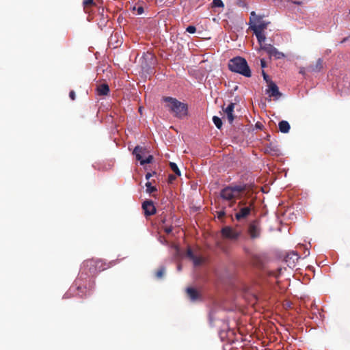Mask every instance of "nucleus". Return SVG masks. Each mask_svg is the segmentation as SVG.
<instances>
[{
	"label": "nucleus",
	"instance_id": "nucleus-11",
	"mask_svg": "<svg viewBox=\"0 0 350 350\" xmlns=\"http://www.w3.org/2000/svg\"><path fill=\"white\" fill-rule=\"evenodd\" d=\"M323 68V60L319 58L315 64H310L307 66V71L310 73L319 72Z\"/></svg>",
	"mask_w": 350,
	"mask_h": 350
},
{
	"label": "nucleus",
	"instance_id": "nucleus-9",
	"mask_svg": "<svg viewBox=\"0 0 350 350\" xmlns=\"http://www.w3.org/2000/svg\"><path fill=\"white\" fill-rule=\"evenodd\" d=\"M266 92L270 97H273L275 98H278L282 96L281 92L279 91L278 87L273 81L269 82V84L268 85V89L266 90Z\"/></svg>",
	"mask_w": 350,
	"mask_h": 350
},
{
	"label": "nucleus",
	"instance_id": "nucleus-3",
	"mask_svg": "<svg viewBox=\"0 0 350 350\" xmlns=\"http://www.w3.org/2000/svg\"><path fill=\"white\" fill-rule=\"evenodd\" d=\"M245 186H227L220 191V197L229 202V206L232 207L236 203V199L241 200L243 197Z\"/></svg>",
	"mask_w": 350,
	"mask_h": 350
},
{
	"label": "nucleus",
	"instance_id": "nucleus-34",
	"mask_svg": "<svg viewBox=\"0 0 350 350\" xmlns=\"http://www.w3.org/2000/svg\"><path fill=\"white\" fill-rule=\"evenodd\" d=\"M299 72L302 75H305L306 72H308L307 71V66L306 67H301L299 68Z\"/></svg>",
	"mask_w": 350,
	"mask_h": 350
},
{
	"label": "nucleus",
	"instance_id": "nucleus-6",
	"mask_svg": "<svg viewBox=\"0 0 350 350\" xmlns=\"http://www.w3.org/2000/svg\"><path fill=\"white\" fill-rule=\"evenodd\" d=\"M247 233L252 239L260 238L261 235L260 221L257 219L252 221L248 225Z\"/></svg>",
	"mask_w": 350,
	"mask_h": 350
},
{
	"label": "nucleus",
	"instance_id": "nucleus-44",
	"mask_svg": "<svg viewBox=\"0 0 350 350\" xmlns=\"http://www.w3.org/2000/svg\"><path fill=\"white\" fill-rule=\"evenodd\" d=\"M294 3L295 4H297V5H300L301 4V2H299V1H295Z\"/></svg>",
	"mask_w": 350,
	"mask_h": 350
},
{
	"label": "nucleus",
	"instance_id": "nucleus-1",
	"mask_svg": "<svg viewBox=\"0 0 350 350\" xmlns=\"http://www.w3.org/2000/svg\"><path fill=\"white\" fill-rule=\"evenodd\" d=\"M163 100L166 103L165 107L175 118L182 119L187 116L188 105L186 103L170 96L163 97Z\"/></svg>",
	"mask_w": 350,
	"mask_h": 350
},
{
	"label": "nucleus",
	"instance_id": "nucleus-10",
	"mask_svg": "<svg viewBox=\"0 0 350 350\" xmlns=\"http://www.w3.org/2000/svg\"><path fill=\"white\" fill-rule=\"evenodd\" d=\"M142 208L146 217L152 215L156 213V208L152 200H146L142 204Z\"/></svg>",
	"mask_w": 350,
	"mask_h": 350
},
{
	"label": "nucleus",
	"instance_id": "nucleus-35",
	"mask_svg": "<svg viewBox=\"0 0 350 350\" xmlns=\"http://www.w3.org/2000/svg\"><path fill=\"white\" fill-rule=\"evenodd\" d=\"M69 97L70 98L71 100H75V98H76V94H75V91L73 90H71L69 93Z\"/></svg>",
	"mask_w": 350,
	"mask_h": 350
},
{
	"label": "nucleus",
	"instance_id": "nucleus-33",
	"mask_svg": "<svg viewBox=\"0 0 350 350\" xmlns=\"http://www.w3.org/2000/svg\"><path fill=\"white\" fill-rule=\"evenodd\" d=\"M217 215L218 219H222L226 215V212L224 209L221 210L217 213Z\"/></svg>",
	"mask_w": 350,
	"mask_h": 350
},
{
	"label": "nucleus",
	"instance_id": "nucleus-37",
	"mask_svg": "<svg viewBox=\"0 0 350 350\" xmlns=\"http://www.w3.org/2000/svg\"><path fill=\"white\" fill-rule=\"evenodd\" d=\"M164 231L167 233V234H170L172 231V227L170 226V227H165V229H164Z\"/></svg>",
	"mask_w": 350,
	"mask_h": 350
},
{
	"label": "nucleus",
	"instance_id": "nucleus-18",
	"mask_svg": "<svg viewBox=\"0 0 350 350\" xmlns=\"http://www.w3.org/2000/svg\"><path fill=\"white\" fill-rule=\"evenodd\" d=\"M253 31H254V33L258 40V42H259L260 46L262 45V43L265 42V40L266 39L265 36L262 33V31H256V29H254Z\"/></svg>",
	"mask_w": 350,
	"mask_h": 350
},
{
	"label": "nucleus",
	"instance_id": "nucleus-45",
	"mask_svg": "<svg viewBox=\"0 0 350 350\" xmlns=\"http://www.w3.org/2000/svg\"><path fill=\"white\" fill-rule=\"evenodd\" d=\"M78 290L79 291L82 290V288L81 287H78Z\"/></svg>",
	"mask_w": 350,
	"mask_h": 350
},
{
	"label": "nucleus",
	"instance_id": "nucleus-15",
	"mask_svg": "<svg viewBox=\"0 0 350 350\" xmlns=\"http://www.w3.org/2000/svg\"><path fill=\"white\" fill-rule=\"evenodd\" d=\"M234 105V103H231L228 105L226 108H223V111H224L225 113H226L228 122L230 124L232 123L234 119V116L233 115Z\"/></svg>",
	"mask_w": 350,
	"mask_h": 350
},
{
	"label": "nucleus",
	"instance_id": "nucleus-4",
	"mask_svg": "<svg viewBox=\"0 0 350 350\" xmlns=\"http://www.w3.org/2000/svg\"><path fill=\"white\" fill-rule=\"evenodd\" d=\"M228 68L232 72L239 73L246 77H250L252 75L247 61L241 57L231 59L228 62Z\"/></svg>",
	"mask_w": 350,
	"mask_h": 350
},
{
	"label": "nucleus",
	"instance_id": "nucleus-17",
	"mask_svg": "<svg viewBox=\"0 0 350 350\" xmlns=\"http://www.w3.org/2000/svg\"><path fill=\"white\" fill-rule=\"evenodd\" d=\"M278 126L280 132L283 133H288L291 128L289 123L286 120L280 121L279 122Z\"/></svg>",
	"mask_w": 350,
	"mask_h": 350
},
{
	"label": "nucleus",
	"instance_id": "nucleus-13",
	"mask_svg": "<svg viewBox=\"0 0 350 350\" xmlns=\"http://www.w3.org/2000/svg\"><path fill=\"white\" fill-rule=\"evenodd\" d=\"M186 293L188 297L192 301H195L200 299L201 295L200 292L193 287H188L186 289Z\"/></svg>",
	"mask_w": 350,
	"mask_h": 350
},
{
	"label": "nucleus",
	"instance_id": "nucleus-25",
	"mask_svg": "<svg viewBox=\"0 0 350 350\" xmlns=\"http://www.w3.org/2000/svg\"><path fill=\"white\" fill-rule=\"evenodd\" d=\"M165 271V269L164 267H161L157 271L155 275L157 278H162Z\"/></svg>",
	"mask_w": 350,
	"mask_h": 350
},
{
	"label": "nucleus",
	"instance_id": "nucleus-20",
	"mask_svg": "<svg viewBox=\"0 0 350 350\" xmlns=\"http://www.w3.org/2000/svg\"><path fill=\"white\" fill-rule=\"evenodd\" d=\"M96 4L94 2V0H84L83 1V6L84 9L88 12V9L92 6H96Z\"/></svg>",
	"mask_w": 350,
	"mask_h": 350
},
{
	"label": "nucleus",
	"instance_id": "nucleus-21",
	"mask_svg": "<svg viewBox=\"0 0 350 350\" xmlns=\"http://www.w3.org/2000/svg\"><path fill=\"white\" fill-rule=\"evenodd\" d=\"M146 192L148 193H152L153 192H155L157 191V187L154 186H152V183L150 182H147L146 183Z\"/></svg>",
	"mask_w": 350,
	"mask_h": 350
},
{
	"label": "nucleus",
	"instance_id": "nucleus-23",
	"mask_svg": "<svg viewBox=\"0 0 350 350\" xmlns=\"http://www.w3.org/2000/svg\"><path fill=\"white\" fill-rule=\"evenodd\" d=\"M273 47L274 46L271 44H265L260 46V49L265 51L268 55H269V53L271 52Z\"/></svg>",
	"mask_w": 350,
	"mask_h": 350
},
{
	"label": "nucleus",
	"instance_id": "nucleus-31",
	"mask_svg": "<svg viewBox=\"0 0 350 350\" xmlns=\"http://www.w3.org/2000/svg\"><path fill=\"white\" fill-rule=\"evenodd\" d=\"M252 262L258 267H260L262 265V263L260 262L259 258L257 256H254Z\"/></svg>",
	"mask_w": 350,
	"mask_h": 350
},
{
	"label": "nucleus",
	"instance_id": "nucleus-42",
	"mask_svg": "<svg viewBox=\"0 0 350 350\" xmlns=\"http://www.w3.org/2000/svg\"><path fill=\"white\" fill-rule=\"evenodd\" d=\"M293 255L295 256L296 257V259L297 260L298 259V256L297 254L295 253H293Z\"/></svg>",
	"mask_w": 350,
	"mask_h": 350
},
{
	"label": "nucleus",
	"instance_id": "nucleus-41",
	"mask_svg": "<svg viewBox=\"0 0 350 350\" xmlns=\"http://www.w3.org/2000/svg\"><path fill=\"white\" fill-rule=\"evenodd\" d=\"M260 64L262 68L266 67V62L264 59L260 60Z\"/></svg>",
	"mask_w": 350,
	"mask_h": 350
},
{
	"label": "nucleus",
	"instance_id": "nucleus-2",
	"mask_svg": "<svg viewBox=\"0 0 350 350\" xmlns=\"http://www.w3.org/2000/svg\"><path fill=\"white\" fill-rule=\"evenodd\" d=\"M254 198L243 196L238 202L237 208L234 209L237 211L234 214L235 219L239 221L246 219L254 210Z\"/></svg>",
	"mask_w": 350,
	"mask_h": 350
},
{
	"label": "nucleus",
	"instance_id": "nucleus-36",
	"mask_svg": "<svg viewBox=\"0 0 350 350\" xmlns=\"http://www.w3.org/2000/svg\"><path fill=\"white\" fill-rule=\"evenodd\" d=\"M280 271H281V269H278V273H275V272H273V271L270 272V273H269V275H273V276H274V277H275V278H278V275L280 274Z\"/></svg>",
	"mask_w": 350,
	"mask_h": 350
},
{
	"label": "nucleus",
	"instance_id": "nucleus-22",
	"mask_svg": "<svg viewBox=\"0 0 350 350\" xmlns=\"http://www.w3.org/2000/svg\"><path fill=\"white\" fill-rule=\"evenodd\" d=\"M170 169L175 173L176 176H180V171L175 163L170 162Z\"/></svg>",
	"mask_w": 350,
	"mask_h": 350
},
{
	"label": "nucleus",
	"instance_id": "nucleus-47",
	"mask_svg": "<svg viewBox=\"0 0 350 350\" xmlns=\"http://www.w3.org/2000/svg\"><path fill=\"white\" fill-rule=\"evenodd\" d=\"M139 111L140 112L142 111V109H141V107H139Z\"/></svg>",
	"mask_w": 350,
	"mask_h": 350
},
{
	"label": "nucleus",
	"instance_id": "nucleus-46",
	"mask_svg": "<svg viewBox=\"0 0 350 350\" xmlns=\"http://www.w3.org/2000/svg\"><path fill=\"white\" fill-rule=\"evenodd\" d=\"M178 270H180V265H178Z\"/></svg>",
	"mask_w": 350,
	"mask_h": 350
},
{
	"label": "nucleus",
	"instance_id": "nucleus-40",
	"mask_svg": "<svg viewBox=\"0 0 350 350\" xmlns=\"http://www.w3.org/2000/svg\"><path fill=\"white\" fill-rule=\"evenodd\" d=\"M144 12V8L142 7H139L137 8V13L138 14H142Z\"/></svg>",
	"mask_w": 350,
	"mask_h": 350
},
{
	"label": "nucleus",
	"instance_id": "nucleus-8",
	"mask_svg": "<svg viewBox=\"0 0 350 350\" xmlns=\"http://www.w3.org/2000/svg\"><path fill=\"white\" fill-rule=\"evenodd\" d=\"M251 17H255L256 24L251 26L252 30L256 29V31H263L267 27L268 23L261 21V17L258 16L254 12H251ZM252 18H250V21Z\"/></svg>",
	"mask_w": 350,
	"mask_h": 350
},
{
	"label": "nucleus",
	"instance_id": "nucleus-28",
	"mask_svg": "<svg viewBox=\"0 0 350 350\" xmlns=\"http://www.w3.org/2000/svg\"><path fill=\"white\" fill-rule=\"evenodd\" d=\"M192 260L196 266L200 265L202 262V258L197 257L196 256H195L194 258H193Z\"/></svg>",
	"mask_w": 350,
	"mask_h": 350
},
{
	"label": "nucleus",
	"instance_id": "nucleus-32",
	"mask_svg": "<svg viewBox=\"0 0 350 350\" xmlns=\"http://www.w3.org/2000/svg\"><path fill=\"white\" fill-rule=\"evenodd\" d=\"M262 76H263V79H264V80H265V81L268 83V85H269V82H270V81H272L270 79V78H269V75H267L264 70H262Z\"/></svg>",
	"mask_w": 350,
	"mask_h": 350
},
{
	"label": "nucleus",
	"instance_id": "nucleus-39",
	"mask_svg": "<svg viewBox=\"0 0 350 350\" xmlns=\"http://www.w3.org/2000/svg\"><path fill=\"white\" fill-rule=\"evenodd\" d=\"M168 178H169V181L170 183H172L174 180L176 179V176H174L173 174H170Z\"/></svg>",
	"mask_w": 350,
	"mask_h": 350
},
{
	"label": "nucleus",
	"instance_id": "nucleus-43",
	"mask_svg": "<svg viewBox=\"0 0 350 350\" xmlns=\"http://www.w3.org/2000/svg\"><path fill=\"white\" fill-rule=\"evenodd\" d=\"M347 39H348L347 38H344V39L342 40V42H346V41L347 40Z\"/></svg>",
	"mask_w": 350,
	"mask_h": 350
},
{
	"label": "nucleus",
	"instance_id": "nucleus-12",
	"mask_svg": "<svg viewBox=\"0 0 350 350\" xmlns=\"http://www.w3.org/2000/svg\"><path fill=\"white\" fill-rule=\"evenodd\" d=\"M265 153L271 156H278L280 153L278 146L273 143H269L265 146Z\"/></svg>",
	"mask_w": 350,
	"mask_h": 350
},
{
	"label": "nucleus",
	"instance_id": "nucleus-16",
	"mask_svg": "<svg viewBox=\"0 0 350 350\" xmlns=\"http://www.w3.org/2000/svg\"><path fill=\"white\" fill-rule=\"evenodd\" d=\"M96 92L98 96H107L109 93V87L106 83H102L97 86Z\"/></svg>",
	"mask_w": 350,
	"mask_h": 350
},
{
	"label": "nucleus",
	"instance_id": "nucleus-27",
	"mask_svg": "<svg viewBox=\"0 0 350 350\" xmlns=\"http://www.w3.org/2000/svg\"><path fill=\"white\" fill-rule=\"evenodd\" d=\"M212 5L214 8H223L224 6L221 0H213Z\"/></svg>",
	"mask_w": 350,
	"mask_h": 350
},
{
	"label": "nucleus",
	"instance_id": "nucleus-38",
	"mask_svg": "<svg viewBox=\"0 0 350 350\" xmlns=\"http://www.w3.org/2000/svg\"><path fill=\"white\" fill-rule=\"evenodd\" d=\"M156 174L155 172H153V174ZM152 176V174L150 173V172H148L146 174V180H149L150 178V177Z\"/></svg>",
	"mask_w": 350,
	"mask_h": 350
},
{
	"label": "nucleus",
	"instance_id": "nucleus-14",
	"mask_svg": "<svg viewBox=\"0 0 350 350\" xmlns=\"http://www.w3.org/2000/svg\"><path fill=\"white\" fill-rule=\"evenodd\" d=\"M148 153V150L146 148L137 146L133 152V154L135 156L137 161H141L143 157Z\"/></svg>",
	"mask_w": 350,
	"mask_h": 350
},
{
	"label": "nucleus",
	"instance_id": "nucleus-5",
	"mask_svg": "<svg viewBox=\"0 0 350 350\" xmlns=\"http://www.w3.org/2000/svg\"><path fill=\"white\" fill-rule=\"evenodd\" d=\"M87 273L94 275L106 269L105 264L101 260L90 259L84 262Z\"/></svg>",
	"mask_w": 350,
	"mask_h": 350
},
{
	"label": "nucleus",
	"instance_id": "nucleus-26",
	"mask_svg": "<svg viewBox=\"0 0 350 350\" xmlns=\"http://www.w3.org/2000/svg\"><path fill=\"white\" fill-rule=\"evenodd\" d=\"M153 160V157L152 155H148L145 159H142L140 161V164L142 165H144V164H146V163H152Z\"/></svg>",
	"mask_w": 350,
	"mask_h": 350
},
{
	"label": "nucleus",
	"instance_id": "nucleus-30",
	"mask_svg": "<svg viewBox=\"0 0 350 350\" xmlns=\"http://www.w3.org/2000/svg\"><path fill=\"white\" fill-rule=\"evenodd\" d=\"M186 31L189 33H194L196 31V28L195 26L189 25L187 27Z\"/></svg>",
	"mask_w": 350,
	"mask_h": 350
},
{
	"label": "nucleus",
	"instance_id": "nucleus-24",
	"mask_svg": "<svg viewBox=\"0 0 350 350\" xmlns=\"http://www.w3.org/2000/svg\"><path fill=\"white\" fill-rule=\"evenodd\" d=\"M213 122H214L216 127L219 129H220L222 126V121L220 118L217 116H213Z\"/></svg>",
	"mask_w": 350,
	"mask_h": 350
},
{
	"label": "nucleus",
	"instance_id": "nucleus-7",
	"mask_svg": "<svg viewBox=\"0 0 350 350\" xmlns=\"http://www.w3.org/2000/svg\"><path fill=\"white\" fill-rule=\"evenodd\" d=\"M221 234L224 238L230 240H237L241 235V232L234 230L230 226H225L221 230Z\"/></svg>",
	"mask_w": 350,
	"mask_h": 350
},
{
	"label": "nucleus",
	"instance_id": "nucleus-29",
	"mask_svg": "<svg viewBox=\"0 0 350 350\" xmlns=\"http://www.w3.org/2000/svg\"><path fill=\"white\" fill-rule=\"evenodd\" d=\"M187 256L191 260L194 258L195 255L191 248H188L187 250Z\"/></svg>",
	"mask_w": 350,
	"mask_h": 350
},
{
	"label": "nucleus",
	"instance_id": "nucleus-19",
	"mask_svg": "<svg viewBox=\"0 0 350 350\" xmlns=\"http://www.w3.org/2000/svg\"><path fill=\"white\" fill-rule=\"evenodd\" d=\"M270 57H273L275 59H279L284 57V54L278 51L275 47L272 49L271 52L269 55Z\"/></svg>",
	"mask_w": 350,
	"mask_h": 350
}]
</instances>
